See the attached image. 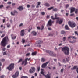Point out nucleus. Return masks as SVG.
Listing matches in <instances>:
<instances>
[{"mask_svg":"<svg viewBox=\"0 0 78 78\" xmlns=\"http://www.w3.org/2000/svg\"><path fill=\"white\" fill-rule=\"evenodd\" d=\"M9 41V38L7 36L4 38L1 42V45L3 47H5Z\"/></svg>","mask_w":78,"mask_h":78,"instance_id":"f257e3e1","label":"nucleus"},{"mask_svg":"<svg viewBox=\"0 0 78 78\" xmlns=\"http://www.w3.org/2000/svg\"><path fill=\"white\" fill-rule=\"evenodd\" d=\"M30 59H26L24 60H23L22 59H20L19 61L18 62V63H20V62H22L21 64L23 66H26L28 64L27 61H30Z\"/></svg>","mask_w":78,"mask_h":78,"instance_id":"f03ea898","label":"nucleus"},{"mask_svg":"<svg viewBox=\"0 0 78 78\" xmlns=\"http://www.w3.org/2000/svg\"><path fill=\"white\" fill-rule=\"evenodd\" d=\"M62 50L65 55H68L69 54V48L67 47H65L62 48Z\"/></svg>","mask_w":78,"mask_h":78,"instance_id":"7ed1b4c3","label":"nucleus"},{"mask_svg":"<svg viewBox=\"0 0 78 78\" xmlns=\"http://www.w3.org/2000/svg\"><path fill=\"white\" fill-rule=\"evenodd\" d=\"M14 63H11L9 65V67H7L6 68L7 69L9 70H10V71H11L13 69H14Z\"/></svg>","mask_w":78,"mask_h":78,"instance_id":"20e7f679","label":"nucleus"},{"mask_svg":"<svg viewBox=\"0 0 78 78\" xmlns=\"http://www.w3.org/2000/svg\"><path fill=\"white\" fill-rule=\"evenodd\" d=\"M44 51H45L47 53H48V54H49V55H51V56H56V54H53V52L50 51H49L48 50H44Z\"/></svg>","mask_w":78,"mask_h":78,"instance_id":"39448f33","label":"nucleus"},{"mask_svg":"<svg viewBox=\"0 0 78 78\" xmlns=\"http://www.w3.org/2000/svg\"><path fill=\"white\" fill-rule=\"evenodd\" d=\"M57 20L56 21V23H59L61 24L63 22V20L62 18H56Z\"/></svg>","mask_w":78,"mask_h":78,"instance_id":"423d86ee","label":"nucleus"},{"mask_svg":"<svg viewBox=\"0 0 78 78\" xmlns=\"http://www.w3.org/2000/svg\"><path fill=\"white\" fill-rule=\"evenodd\" d=\"M69 25L71 28H74L76 26V24L73 22L69 21L68 22Z\"/></svg>","mask_w":78,"mask_h":78,"instance_id":"0eeeda50","label":"nucleus"},{"mask_svg":"<svg viewBox=\"0 0 78 78\" xmlns=\"http://www.w3.org/2000/svg\"><path fill=\"white\" fill-rule=\"evenodd\" d=\"M49 62H50L48 61L47 62L43 64L42 65V68H45V67H47V64H48V63H49Z\"/></svg>","mask_w":78,"mask_h":78,"instance_id":"6e6552de","label":"nucleus"},{"mask_svg":"<svg viewBox=\"0 0 78 78\" xmlns=\"http://www.w3.org/2000/svg\"><path fill=\"white\" fill-rule=\"evenodd\" d=\"M19 71H17L16 72L15 75H13L12 76L13 78H17L18 76H19Z\"/></svg>","mask_w":78,"mask_h":78,"instance_id":"1a4fd4ad","label":"nucleus"},{"mask_svg":"<svg viewBox=\"0 0 78 78\" xmlns=\"http://www.w3.org/2000/svg\"><path fill=\"white\" fill-rule=\"evenodd\" d=\"M31 69H30L29 70L30 73H32L33 72H35V70H36V69H35V67H31Z\"/></svg>","mask_w":78,"mask_h":78,"instance_id":"9d476101","label":"nucleus"},{"mask_svg":"<svg viewBox=\"0 0 78 78\" xmlns=\"http://www.w3.org/2000/svg\"><path fill=\"white\" fill-rule=\"evenodd\" d=\"M54 21H51V20H50L48 22V24L47 25V26L48 27V26H51L52 25V23H53Z\"/></svg>","mask_w":78,"mask_h":78,"instance_id":"9b49d317","label":"nucleus"},{"mask_svg":"<svg viewBox=\"0 0 78 78\" xmlns=\"http://www.w3.org/2000/svg\"><path fill=\"white\" fill-rule=\"evenodd\" d=\"M69 9L70 10V13H72L75 10V8L74 7H72L69 8Z\"/></svg>","mask_w":78,"mask_h":78,"instance_id":"f8f14e48","label":"nucleus"},{"mask_svg":"<svg viewBox=\"0 0 78 78\" xmlns=\"http://www.w3.org/2000/svg\"><path fill=\"white\" fill-rule=\"evenodd\" d=\"M24 31H25V30H22L21 31L20 35L22 36H24V34H25V33H24Z\"/></svg>","mask_w":78,"mask_h":78,"instance_id":"ddd939ff","label":"nucleus"},{"mask_svg":"<svg viewBox=\"0 0 78 78\" xmlns=\"http://www.w3.org/2000/svg\"><path fill=\"white\" fill-rule=\"evenodd\" d=\"M17 9H19L20 11H22L23 9V8L22 6H20L17 8Z\"/></svg>","mask_w":78,"mask_h":78,"instance_id":"4468645a","label":"nucleus"},{"mask_svg":"<svg viewBox=\"0 0 78 78\" xmlns=\"http://www.w3.org/2000/svg\"><path fill=\"white\" fill-rule=\"evenodd\" d=\"M33 35V36H36L37 34V33L35 31H33L31 33Z\"/></svg>","mask_w":78,"mask_h":78,"instance_id":"2eb2a0df","label":"nucleus"},{"mask_svg":"<svg viewBox=\"0 0 78 78\" xmlns=\"http://www.w3.org/2000/svg\"><path fill=\"white\" fill-rule=\"evenodd\" d=\"M44 5L45 6H46L47 7H49L50 6V5L49 3H46L44 4Z\"/></svg>","mask_w":78,"mask_h":78,"instance_id":"dca6fc26","label":"nucleus"},{"mask_svg":"<svg viewBox=\"0 0 78 78\" xmlns=\"http://www.w3.org/2000/svg\"><path fill=\"white\" fill-rule=\"evenodd\" d=\"M44 76H45V77H46V78H50V75L48 74L47 75H45Z\"/></svg>","mask_w":78,"mask_h":78,"instance_id":"f3484780","label":"nucleus"},{"mask_svg":"<svg viewBox=\"0 0 78 78\" xmlns=\"http://www.w3.org/2000/svg\"><path fill=\"white\" fill-rule=\"evenodd\" d=\"M36 54H37V52H34L32 53V56H35L36 55Z\"/></svg>","mask_w":78,"mask_h":78,"instance_id":"a211bd4d","label":"nucleus"},{"mask_svg":"<svg viewBox=\"0 0 78 78\" xmlns=\"http://www.w3.org/2000/svg\"><path fill=\"white\" fill-rule=\"evenodd\" d=\"M42 42V41L39 40L37 42V44H41Z\"/></svg>","mask_w":78,"mask_h":78,"instance_id":"6ab92c4d","label":"nucleus"},{"mask_svg":"<svg viewBox=\"0 0 78 78\" xmlns=\"http://www.w3.org/2000/svg\"><path fill=\"white\" fill-rule=\"evenodd\" d=\"M77 68V66H74L73 68H71V70H73L76 69Z\"/></svg>","mask_w":78,"mask_h":78,"instance_id":"aec40b11","label":"nucleus"},{"mask_svg":"<svg viewBox=\"0 0 78 78\" xmlns=\"http://www.w3.org/2000/svg\"><path fill=\"white\" fill-rule=\"evenodd\" d=\"M72 36H69V37H68V41H69H69H70V38H72Z\"/></svg>","mask_w":78,"mask_h":78,"instance_id":"412c9836","label":"nucleus"},{"mask_svg":"<svg viewBox=\"0 0 78 78\" xmlns=\"http://www.w3.org/2000/svg\"><path fill=\"white\" fill-rule=\"evenodd\" d=\"M76 41V40H73V41H69V42L70 43H75Z\"/></svg>","mask_w":78,"mask_h":78,"instance_id":"4be33fe9","label":"nucleus"},{"mask_svg":"<svg viewBox=\"0 0 78 78\" xmlns=\"http://www.w3.org/2000/svg\"><path fill=\"white\" fill-rule=\"evenodd\" d=\"M65 28L66 30H69V27H68V26H67V25H66L65 26Z\"/></svg>","mask_w":78,"mask_h":78,"instance_id":"5701e85b","label":"nucleus"},{"mask_svg":"<svg viewBox=\"0 0 78 78\" xmlns=\"http://www.w3.org/2000/svg\"><path fill=\"white\" fill-rule=\"evenodd\" d=\"M67 39V37H64L63 38V41H66V40Z\"/></svg>","mask_w":78,"mask_h":78,"instance_id":"b1692460","label":"nucleus"},{"mask_svg":"<svg viewBox=\"0 0 78 78\" xmlns=\"http://www.w3.org/2000/svg\"><path fill=\"white\" fill-rule=\"evenodd\" d=\"M53 8V7H51L48 8L47 9L48 10H51V9H52Z\"/></svg>","mask_w":78,"mask_h":78,"instance_id":"393cba45","label":"nucleus"},{"mask_svg":"<svg viewBox=\"0 0 78 78\" xmlns=\"http://www.w3.org/2000/svg\"><path fill=\"white\" fill-rule=\"evenodd\" d=\"M78 9H76L75 10V13L76 14H78Z\"/></svg>","mask_w":78,"mask_h":78,"instance_id":"a878e982","label":"nucleus"},{"mask_svg":"<svg viewBox=\"0 0 78 78\" xmlns=\"http://www.w3.org/2000/svg\"><path fill=\"white\" fill-rule=\"evenodd\" d=\"M61 34H64L66 33V32L64 31V30H62L61 31Z\"/></svg>","mask_w":78,"mask_h":78,"instance_id":"bb28decb","label":"nucleus"},{"mask_svg":"<svg viewBox=\"0 0 78 78\" xmlns=\"http://www.w3.org/2000/svg\"><path fill=\"white\" fill-rule=\"evenodd\" d=\"M16 36H12V39H16Z\"/></svg>","mask_w":78,"mask_h":78,"instance_id":"cd10ccee","label":"nucleus"},{"mask_svg":"<svg viewBox=\"0 0 78 78\" xmlns=\"http://www.w3.org/2000/svg\"><path fill=\"white\" fill-rule=\"evenodd\" d=\"M46 60L45 59H41V61L42 62H45Z\"/></svg>","mask_w":78,"mask_h":78,"instance_id":"c85d7f7f","label":"nucleus"},{"mask_svg":"<svg viewBox=\"0 0 78 78\" xmlns=\"http://www.w3.org/2000/svg\"><path fill=\"white\" fill-rule=\"evenodd\" d=\"M11 15H12V16H15V14L14 13V12H11Z\"/></svg>","mask_w":78,"mask_h":78,"instance_id":"c756f323","label":"nucleus"},{"mask_svg":"<svg viewBox=\"0 0 78 78\" xmlns=\"http://www.w3.org/2000/svg\"><path fill=\"white\" fill-rule=\"evenodd\" d=\"M53 11H57L58 9L57 8H55L53 9Z\"/></svg>","mask_w":78,"mask_h":78,"instance_id":"7c9ffc66","label":"nucleus"},{"mask_svg":"<svg viewBox=\"0 0 78 78\" xmlns=\"http://www.w3.org/2000/svg\"><path fill=\"white\" fill-rule=\"evenodd\" d=\"M72 39H76L77 38V37H76L75 36H72V37H71Z\"/></svg>","mask_w":78,"mask_h":78,"instance_id":"2f4dec72","label":"nucleus"},{"mask_svg":"<svg viewBox=\"0 0 78 78\" xmlns=\"http://www.w3.org/2000/svg\"><path fill=\"white\" fill-rule=\"evenodd\" d=\"M22 43L23 44H24V43H25V40L24 39H22Z\"/></svg>","mask_w":78,"mask_h":78,"instance_id":"473e14b6","label":"nucleus"},{"mask_svg":"<svg viewBox=\"0 0 78 78\" xmlns=\"http://www.w3.org/2000/svg\"><path fill=\"white\" fill-rule=\"evenodd\" d=\"M41 74H42V75H44H44H45V74H44V73L43 71H41Z\"/></svg>","mask_w":78,"mask_h":78,"instance_id":"72a5a7b5","label":"nucleus"},{"mask_svg":"<svg viewBox=\"0 0 78 78\" xmlns=\"http://www.w3.org/2000/svg\"><path fill=\"white\" fill-rule=\"evenodd\" d=\"M37 69L38 72H39L40 70V67L39 66L37 67Z\"/></svg>","mask_w":78,"mask_h":78,"instance_id":"f704fd0d","label":"nucleus"},{"mask_svg":"<svg viewBox=\"0 0 78 78\" xmlns=\"http://www.w3.org/2000/svg\"><path fill=\"white\" fill-rule=\"evenodd\" d=\"M5 36V34H3L1 36V38H2V37H4V36Z\"/></svg>","mask_w":78,"mask_h":78,"instance_id":"c9c22d12","label":"nucleus"},{"mask_svg":"<svg viewBox=\"0 0 78 78\" xmlns=\"http://www.w3.org/2000/svg\"><path fill=\"white\" fill-rule=\"evenodd\" d=\"M51 18L53 20H55V19H56V18H53V16H51Z\"/></svg>","mask_w":78,"mask_h":78,"instance_id":"e433bc0d","label":"nucleus"},{"mask_svg":"<svg viewBox=\"0 0 78 78\" xmlns=\"http://www.w3.org/2000/svg\"><path fill=\"white\" fill-rule=\"evenodd\" d=\"M13 12H14V13H15V14H17V13H18V12L16 10H14Z\"/></svg>","mask_w":78,"mask_h":78,"instance_id":"4c0bfd02","label":"nucleus"},{"mask_svg":"<svg viewBox=\"0 0 78 78\" xmlns=\"http://www.w3.org/2000/svg\"><path fill=\"white\" fill-rule=\"evenodd\" d=\"M41 5V2H37V5L38 6H40V5Z\"/></svg>","mask_w":78,"mask_h":78,"instance_id":"58836bf2","label":"nucleus"},{"mask_svg":"<svg viewBox=\"0 0 78 78\" xmlns=\"http://www.w3.org/2000/svg\"><path fill=\"white\" fill-rule=\"evenodd\" d=\"M21 78H28V77L27 76H22Z\"/></svg>","mask_w":78,"mask_h":78,"instance_id":"ea45409f","label":"nucleus"},{"mask_svg":"<svg viewBox=\"0 0 78 78\" xmlns=\"http://www.w3.org/2000/svg\"><path fill=\"white\" fill-rule=\"evenodd\" d=\"M10 25L9 24H8L7 25V28H9L10 27Z\"/></svg>","mask_w":78,"mask_h":78,"instance_id":"a19ab883","label":"nucleus"},{"mask_svg":"<svg viewBox=\"0 0 78 78\" xmlns=\"http://www.w3.org/2000/svg\"><path fill=\"white\" fill-rule=\"evenodd\" d=\"M7 54L6 52H4L3 53V55H6Z\"/></svg>","mask_w":78,"mask_h":78,"instance_id":"79ce46f5","label":"nucleus"},{"mask_svg":"<svg viewBox=\"0 0 78 78\" xmlns=\"http://www.w3.org/2000/svg\"><path fill=\"white\" fill-rule=\"evenodd\" d=\"M3 7V5H0V9H1V8H2Z\"/></svg>","mask_w":78,"mask_h":78,"instance_id":"37998d69","label":"nucleus"},{"mask_svg":"<svg viewBox=\"0 0 78 78\" xmlns=\"http://www.w3.org/2000/svg\"><path fill=\"white\" fill-rule=\"evenodd\" d=\"M23 23H21L20 24L19 27H22V26H23Z\"/></svg>","mask_w":78,"mask_h":78,"instance_id":"c03bdc74","label":"nucleus"},{"mask_svg":"<svg viewBox=\"0 0 78 78\" xmlns=\"http://www.w3.org/2000/svg\"><path fill=\"white\" fill-rule=\"evenodd\" d=\"M5 77H4V75H2L0 76V78H4Z\"/></svg>","mask_w":78,"mask_h":78,"instance_id":"a18cd8bd","label":"nucleus"},{"mask_svg":"<svg viewBox=\"0 0 78 78\" xmlns=\"http://www.w3.org/2000/svg\"><path fill=\"white\" fill-rule=\"evenodd\" d=\"M41 14L42 15H45V12H41Z\"/></svg>","mask_w":78,"mask_h":78,"instance_id":"49530a36","label":"nucleus"},{"mask_svg":"<svg viewBox=\"0 0 78 78\" xmlns=\"http://www.w3.org/2000/svg\"><path fill=\"white\" fill-rule=\"evenodd\" d=\"M58 16V14H55V18H59V17H56Z\"/></svg>","mask_w":78,"mask_h":78,"instance_id":"de8ad7c7","label":"nucleus"},{"mask_svg":"<svg viewBox=\"0 0 78 78\" xmlns=\"http://www.w3.org/2000/svg\"><path fill=\"white\" fill-rule=\"evenodd\" d=\"M69 6V4H67L66 5V8H68Z\"/></svg>","mask_w":78,"mask_h":78,"instance_id":"09e8293b","label":"nucleus"},{"mask_svg":"<svg viewBox=\"0 0 78 78\" xmlns=\"http://www.w3.org/2000/svg\"><path fill=\"white\" fill-rule=\"evenodd\" d=\"M30 55V53H27L26 54V56H29Z\"/></svg>","mask_w":78,"mask_h":78,"instance_id":"8fccbe9b","label":"nucleus"},{"mask_svg":"<svg viewBox=\"0 0 78 78\" xmlns=\"http://www.w3.org/2000/svg\"><path fill=\"white\" fill-rule=\"evenodd\" d=\"M44 26H41V30H42L44 29Z\"/></svg>","mask_w":78,"mask_h":78,"instance_id":"3c124183","label":"nucleus"},{"mask_svg":"<svg viewBox=\"0 0 78 78\" xmlns=\"http://www.w3.org/2000/svg\"><path fill=\"white\" fill-rule=\"evenodd\" d=\"M37 28L38 30H40L41 29V27H37Z\"/></svg>","mask_w":78,"mask_h":78,"instance_id":"603ef678","label":"nucleus"},{"mask_svg":"<svg viewBox=\"0 0 78 78\" xmlns=\"http://www.w3.org/2000/svg\"><path fill=\"white\" fill-rule=\"evenodd\" d=\"M7 4H8V5H10V4H11V2H8L7 3Z\"/></svg>","mask_w":78,"mask_h":78,"instance_id":"864d4df0","label":"nucleus"},{"mask_svg":"<svg viewBox=\"0 0 78 78\" xmlns=\"http://www.w3.org/2000/svg\"><path fill=\"white\" fill-rule=\"evenodd\" d=\"M63 71H64V69H61V72H63Z\"/></svg>","mask_w":78,"mask_h":78,"instance_id":"5fc2aeb1","label":"nucleus"},{"mask_svg":"<svg viewBox=\"0 0 78 78\" xmlns=\"http://www.w3.org/2000/svg\"><path fill=\"white\" fill-rule=\"evenodd\" d=\"M74 15H75V14H74V13H73L70 14L71 16H73Z\"/></svg>","mask_w":78,"mask_h":78,"instance_id":"6e6d98bb","label":"nucleus"},{"mask_svg":"<svg viewBox=\"0 0 78 78\" xmlns=\"http://www.w3.org/2000/svg\"><path fill=\"white\" fill-rule=\"evenodd\" d=\"M2 50H3V51H5V50H6V48H4L2 49Z\"/></svg>","mask_w":78,"mask_h":78,"instance_id":"4d7b16f0","label":"nucleus"},{"mask_svg":"<svg viewBox=\"0 0 78 78\" xmlns=\"http://www.w3.org/2000/svg\"><path fill=\"white\" fill-rule=\"evenodd\" d=\"M62 45V43H60L58 44V46H61Z\"/></svg>","mask_w":78,"mask_h":78,"instance_id":"13d9d810","label":"nucleus"},{"mask_svg":"<svg viewBox=\"0 0 78 78\" xmlns=\"http://www.w3.org/2000/svg\"><path fill=\"white\" fill-rule=\"evenodd\" d=\"M27 7L28 8H30V5H27Z\"/></svg>","mask_w":78,"mask_h":78,"instance_id":"bf43d9fd","label":"nucleus"},{"mask_svg":"<svg viewBox=\"0 0 78 78\" xmlns=\"http://www.w3.org/2000/svg\"><path fill=\"white\" fill-rule=\"evenodd\" d=\"M35 76H37V73H35Z\"/></svg>","mask_w":78,"mask_h":78,"instance_id":"052dcab7","label":"nucleus"},{"mask_svg":"<svg viewBox=\"0 0 78 78\" xmlns=\"http://www.w3.org/2000/svg\"><path fill=\"white\" fill-rule=\"evenodd\" d=\"M47 17L48 19V18H49V17H50V16H49V15L47 16Z\"/></svg>","mask_w":78,"mask_h":78,"instance_id":"680f3d73","label":"nucleus"},{"mask_svg":"<svg viewBox=\"0 0 78 78\" xmlns=\"http://www.w3.org/2000/svg\"><path fill=\"white\" fill-rule=\"evenodd\" d=\"M1 61H2V62H4L5 61V59H2L1 60Z\"/></svg>","mask_w":78,"mask_h":78,"instance_id":"e2e57ef3","label":"nucleus"},{"mask_svg":"<svg viewBox=\"0 0 78 78\" xmlns=\"http://www.w3.org/2000/svg\"><path fill=\"white\" fill-rule=\"evenodd\" d=\"M15 5H16L15 3H13L12 4V6H15Z\"/></svg>","mask_w":78,"mask_h":78,"instance_id":"0e129e2a","label":"nucleus"},{"mask_svg":"<svg viewBox=\"0 0 78 78\" xmlns=\"http://www.w3.org/2000/svg\"><path fill=\"white\" fill-rule=\"evenodd\" d=\"M7 48H10V45H8L7 46Z\"/></svg>","mask_w":78,"mask_h":78,"instance_id":"69168bd1","label":"nucleus"},{"mask_svg":"<svg viewBox=\"0 0 78 78\" xmlns=\"http://www.w3.org/2000/svg\"><path fill=\"white\" fill-rule=\"evenodd\" d=\"M19 69L20 70H22V67H20Z\"/></svg>","mask_w":78,"mask_h":78,"instance_id":"338daca9","label":"nucleus"},{"mask_svg":"<svg viewBox=\"0 0 78 78\" xmlns=\"http://www.w3.org/2000/svg\"><path fill=\"white\" fill-rule=\"evenodd\" d=\"M76 19L77 21H78V17H76Z\"/></svg>","mask_w":78,"mask_h":78,"instance_id":"774afa93","label":"nucleus"}]
</instances>
